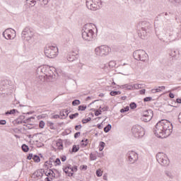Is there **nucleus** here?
Wrapping results in <instances>:
<instances>
[{
	"label": "nucleus",
	"instance_id": "obj_1",
	"mask_svg": "<svg viewBox=\"0 0 181 181\" xmlns=\"http://www.w3.org/2000/svg\"><path fill=\"white\" fill-rule=\"evenodd\" d=\"M153 132L158 138H168L173 132V124L168 120L162 119L156 124Z\"/></svg>",
	"mask_w": 181,
	"mask_h": 181
},
{
	"label": "nucleus",
	"instance_id": "obj_2",
	"mask_svg": "<svg viewBox=\"0 0 181 181\" xmlns=\"http://www.w3.org/2000/svg\"><path fill=\"white\" fill-rule=\"evenodd\" d=\"M151 30H152V24L148 21H141L137 25V33L140 39H147Z\"/></svg>",
	"mask_w": 181,
	"mask_h": 181
},
{
	"label": "nucleus",
	"instance_id": "obj_3",
	"mask_svg": "<svg viewBox=\"0 0 181 181\" xmlns=\"http://www.w3.org/2000/svg\"><path fill=\"white\" fill-rule=\"evenodd\" d=\"M37 71H40L42 74H45L46 78H47V80L49 81H53L56 77V75H54V73H53V71L50 69V66L47 65L39 66L37 69Z\"/></svg>",
	"mask_w": 181,
	"mask_h": 181
},
{
	"label": "nucleus",
	"instance_id": "obj_4",
	"mask_svg": "<svg viewBox=\"0 0 181 181\" xmlns=\"http://www.w3.org/2000/svg\"><path fill=\"white\" fill-rule=\"evenodd\" d=\"M91 25H93V23H87L82 29V38L88 42H91L93 39H95L94 30H93V29H87V26H90Z\"/></svg>",
	"mask_w": 181,
	"mask_h": 181
},
{
	"label": "nucleus",
	"instance_id": "obj_5",
	"mask_svg": "<svg viewBox=\"0 0 181 181\" xmlns=\"http://www.w3.org/2000/svg\"><path fill=\"white\" fill-rule=\"evenodd\" d=\"M45 54L48 59H54L59 54V48L53 45H47L45 49Z\"/></svg>",
	"mask_w": 181,
	"mask_h": 181
},
{
	"label": "nucleus",
	"instance_id": "obj_6",
	"mask_svg": "<svg viewBox=\"0 0 181 181\" xmlns=\"http://www.w3.org/2000/svg\"><path fill=\"white\" fill-rule=\"evenodd\" d=\"M133 57L138 62H146L148 60V54L144 49H137L133 52Z\"/></svg>",
	"mask_w": 181,
	"mask_h": 181
},
{
	"label": "nucleus",
	"instance_id": "obj_7",
	"mask_svg": "<svg viewBox=\"0 0 181 181\" xmlns=\"http://www.w3.org/2000/svg\"><path fill=\"white\" fill-rule=\"evenodd\" d=\"M111 52V48L107 45H101L95 49V52L96 56H100V57H105V56H108Z\"/></svg>",
	"mask_w": 181,
	"mask_h": 181
},
{
	"label": "nucleus",
	"instance_id": "obj_8",
	"mask_svg": "<svg viewBox=\"0 0 181 181\" xmlns=\"http://www.w3.org/2000/svg\"><path fill=\"white\" fill-rule=\"evenodd\" d=\"M132 132L134 138L139 139V138H142L145 135V130L141 125L136 124L132 127Z\"/></svg>",
	"mask_w": 181,
	"mask_h": 181
},
{
	"label": "nucleus",
	"instance_id": "obj_9",
	"mask_svg": "<svg viewBox=\"0 0 181 181\" xmlns=\"http://www.w3.org/2000/svg\"><path fill=\"white\" fill-rule=\"evenodd\" d=\"M100 5H101V0H86V6L90 11L98 9Z\"/></svg>",
	"mask_w": 181,
	"mask_h": 181
},
{
	"label": "nucleus",
	"instance_id": "obj_10",
	"mask_svg": "<svg viewBox=\"0 0 181 181\" xmlns=\"http://www.w3.org/2000/svg\"><path fill=\"white\" fill-rule=\"evenodd\" d=\"M156 160L161 166H168L169 165V159H168V157H165L163 153H157Z\"/></svg>",
	"mask_w": 181,
	"mask_h": 181
},
{
	"label": "nucleus",
	"instance_id": "obj_11",
	"mask_svg": "<svg viewBox=\"0 0 181 181\" xmlns=\"http://www.w3.org/2000/svg\"><path fill=\"white\" fill-rule=\"evenodd\" d=\"M152 118H153V111H152L151 109H148L143 112V116L141 117V119L144 122H149Z\"/></svg>",
	"mask_w": 181,
	"mask_h": 181
},
{
	"label": "nucleus",
	"instance_id": "obj_12",
	"mask_svg": "<svg viewBox=\"0 0 181 181\" xmlns=\"http://www.w3.org/2000/svg\"><path fill=\"white\" fill-rule=\"evenodd\" d=\"M3 36L5 37V39L11 40V39H15L16 36V31L12 28H7L3 32Z\"/></svg>",
	"mask_w": 181,
	"mask_h": 181
},
{
	"label": "nucleus",
	"instance_id": "obj_13",
	"mask_svg": "<svg viewBox=\"0 0 181 181\" xmlns=\"http://www.w3.org/2000/svg\"><path fill=\"white\" fill-rule=\"evenodd\" d=\"M21 37L23 40H30L32 37H33V32H32V30L29 28H25L23 29L22 33H21Z\"/></svg>",
	"mask_w": 181,
	"mask_h": 181
},
{
	"label": "nucleus",
	"instance_id": "obj_14",
	"mask_svg": "<svg viewBox=\"0 0 181 181\" xmlns=\"http://www.w3.org/2000/svg\"><path fill=\"white\" fill-rule=\"evenodd\" d=\"M127 157L130 163H135L138 160V153L135 151H129L127 153Z\"/></svg>",
	"mask_w": 181,
	"mask_h": 181
},
{
	"label": "nucleus",
	"instance_id": "obj_15",
	"mask_svg": "<svg viewBox=\"0 0 181 181\" xmlns=\"http://www.w3.org/2000/svg\"><path fill=\"white\" fill-rule=\"evenodd\" d=\"M43 173H45V170H38L33 174V178L36 179L37 177L38 179H42L43 177Z\"/></svg>",
	"mask_w": 181,
	"mask_h": 181
},
{
	"label": "nucleus",
	"instance_id": "obj_16",
	"mask_svg": "<svg viewBox=\"0 0 181 181\" xmlns=\"http://www.w3.org/2000/svg\"><path fill=\"white\" fill-rule=\"evenodd\" d=\"M78 59V54L72 52L68 55L67 60L68 62H76Z\"/></svg>",
	"mask_w": 181,
	"mask_h": 181
},
{
	"label": "nucleus",
	"instance_id": "obj_17",
	"mask_svg": "<svg viewBox=\"0 0 181 181\" xmlns=\"http://www.w3.org/2000/svg\"><path fill=\"white\" fill-rule=\"evenodd\" d=\"M7 86L6 81H0V94H4V90L6 88Z\"/></svg>",
	"mask_w": 181,
	"mask_h": 181
},
{
	"label": "nucleus",
	"instance_id": "obj_18",
	"mask_svg": "<svg viewBox=\"0 0 181 181\" xmlns=\"http://www.w3.org/2000/svg\"><path fill=\"white\" fill-rule=\"evenodd\" d=\"M179 54V50L177 49H172L171 52H170V56H171L173 59H178Z\"/></svg>",
	"mask_w": 181,
	"mask_h": 181
},
{
	"label": "nucleus",
	"instance_id": "obj_19",
	"mask_svg": "<svg viewBox=\"0 0 181 181\" xmlns=\"http://www.w3.org/2000/svg\"><path fill=\"white\" fill-rule=\"evenodd\" d=\"M16 112H19L18 110L16 109H12L11 110H8L5 112V115H12L13 114H16Z\"/></svg>",
	"mask_w": 181,
	"mask_h": 181
},
{
	"label": "nucleus",
	"instance_id": "obj_20",
	"mask_svg": "<svg viewBox=\"0 0 181 181\" xmlns=\"http://www.w3.org/2000/svg\"><path fill=\"white\" fill-rule=\"evenodd\" d=\"M13 124H17L18 125H19L20 124H26V121L25 120H21L20 119L17 118L13 122Z\"/></svg>",
	"mask_w": 181,
	"mask_h": 181
},
{
	"label": "nucleus",
	"instance_id": "obj_21",
	"mask_svg": "<svg viewBox=\"0 0 181 181\" xmlns=\"http://www.w3.org/2000/svg\"><path fill=\"white\" fill-rule=\"evenodd\" d=\"M121 88H125L126 90H134V85L124 84L121 86Z\"/></svg>",
	"mask_w": 181,
	"mask_h": 181
},
{
	"label": "nucleus",
	"instance_id": "obj_22",
	"mask_svg": "<svg viewBox=\"0 0 181 181\" xmlns=\"http://www.w3.org/2000/svg\"><path fill=\"white\" fill-rule=\"evenodd\" d=\"M112 97H115V95H119L121 94V91L119 90H111L110 93Z\"/></svg>",
	"mask_w": 181,
	"mask_h": 181
},
{
	"label": "nucleus",
	"instance_id": "obj_23",
	"mask_svg": "<svg viewBox=\"0 0 181 181\" xmlns=\"http://www.w3.org/2000/svg\"><path fill=\"white\" fill-rule=\"evenodd\" d=\"M69 114H70V112H69V110H64L62 112H60L59 115H61V117H68Z\"/></svg>",
	"mask_w": 181,
	"mask_h": 181
},
{
	"label": "nucleus",
	"instance_id": "obj_24",
	"mask_svg": "<svg viewBox=\"0 0 181 181\" xmlns=\"http://www.w3.org/2000/svg\"><path fill=\"white\" fill-rule=\"evenodd\" d=\"M111 128H112V126L108 124L106 127H104V132H105L106 134L107 132H110V131H111Z\"/></svg>",
	"mask_w": 181,
	"mask_h": 181
},
{
	"label": "nucleus",
	"instance_id": "obj_25",
	"mask_svg": "<svg viewBox=\"0 0 181 181\" xmlns=\"http://www.w3.org/2000/svg\"><path fill=\"white\" fill-rule=\"evenodd\" d=\"M144 84L142 83H136L133 85L134 90H139V88H142Z\"/></svg>",
	"mask_w": 181,
	"mask_h": 181
},
{
	"label": "nucleus",
	"instance_id": "obj_26",
	"mask_svg": "<svg viewBox=\"0 0 181 181\" xmlns=\"http://www.w3.org/2000/svg\"><path fill=\"white\" fill-rule=\"evenodd\" d=\"M33 159L35 163H39V162H40V157L36 154L33 156Z\"/></svg>",
	"mask_w": 181,
	"mask_h": 181
},
{
	"label": "nucleus",
	"instance_id": "obj_27",
	"mask_svg": "<svg viewBox=\"0 0 181 181\" xmlns=\"http://www.w3.org/2000/svg\"><path fill=\"white\" fill-rule=\"evenodd\" d=\"M87 110V105H81L78 107V111H86Z\"/></svg>",
	"mask_w": 181,
	"mask_h": 181
},
{
	"label": "nucleus",
	"instance_id": "obj_28",
	"mask_svg": "<svg viewBox=\"0 0 181 181\" xmlns=\"http://www.w3.org/2000/svg\"><path fill=\"white\" fill-rule=\"evenodd\" d=\"M80 104H81V101L78 99H75L72 101V105H74V107H76V105H80Z\"/></svg>",
	"mask_w": 181,
	"mask_h": 181
},
{
	"label": "nucleus",
	"instance_id": "obj_29",
	"mask_svg": "<svg viewBox=\"0 0 181 181\" xmlns=\"http://www.w3.org/2000/svg\"><path fill=\"white\" fill-rule=\"evenodd\" d=\"M91 111H95V117H98V115H101L103 111L101 110H95V109H90Z\"/></svg>",
	"mask_w": 181,
	"mask_h": 181
},
{
	"label": "nucleus",
	"instance_id": "obj_30",
	"mask_svg": "<svg viewBox=\"0 0 181 181\" xmlns=\"http://www.w3.org/2000/svg\"><path fill=\"white\" fill-rule=\"evenodd\" d=\"M21 149L24 152H29V146L28 145H26V144H23L21 146Z\"/></svg>",
	"mask_w": 181,
	"mask_h": 181
},
{
	"label": "nucleus",
	"instance_id": "obj_31",
	"mask_svg": "<svg viewBox=\"0 0 181 181\" xmlns=\"http://www.w3.org/2000/svg\"><path fill=\"white\" fill-rule=\"evenodd\" d=\"M49 172L51 174L50 179L53 180V179H56V173H54V170L49 169Z\"/></svg>",
	"mask_w": 181,
	"mask_h": 181
},
{
	"label": "nucleus",
	"instance_id": "obj_32",
	"mask_svg": "<svg viewBox=\"0 0 181 181\" xmlns=\"http://www.w3.org/2000/svg\"><path fill=\"white\" fill-rule=\"evenodd\" d=\"M78 151H80V147H77L76 145H74L72 146V149H71V152H74V153H76V152H78Z\"/></svg>",
	"mask_w": 181,
	"mask_h": 181
},
{
	"label": "nucleus",
	"instance_id": "obj_33",
	"mask_svg": "<svg viewBox=\"0 0 181 181\" xmlns=\"http://www.w3.org/2000/svg\"><path fill=\"white\" fill-rule=\"evenodd\" d=\"M54 163H56L55 166H60V165H62V161H60V158H57L55 160H54Z\"/></svg>",
	"mask_w": 181,
	"mask_h": 181
},
{
	"label": "nucleus",
	"instance_id": "obj_34",
	"mask_svg": "<svg viewBox=\"0 0 181 181\" xmlns=\"http://www.w3.org/2000/svg\"><path fill=\"white\" fill-rule=\"evenodd\" d=\"M77 117H78V112H76L69 115L70 119H74V118H77Z\"/></svg>",
	"mask_w": 181,
	"mask_h": 181
},
{
	"label": "nucleus",
	"instance_id": "obj_35",
	"mask_svg": "<svg viewBox=\"0 0 181 181\" xmlns=\"http://www.w3.org/2000/svg\"><path fill=\"white\" fill-rule=\"evenodd\" d=\"M45 125H46V123L43 120L40 121L39 122V127L42 129V128H45Z\"/></svg>",
	"mask_w": 181,
	"mask_h": 181
},
{
	"label": "nucleus",
	"instance_id": "obj_36",
	"mask_svg": "<svg viewBox=\"0 0 181 181\" xmlns=\"http://www.w3.org/2000/svg\"><path fill=\"white\" fill-rule=\"evenodd\" d=\"M128 111H129V107H128V106L120 110V112H122V113L128 112Z\"/></svg>",
	"mask_w": 181,
	"mask_h": 181
},
{
	"label": "nucleus",
	"instance_id": "obj_37",
	"mask_svg": "<svg viewBox=\"0 0 181 181\" xmlns=\"http://www.w3.org/2000/svg\"><path fill=\"white\" fill-rule=\"evenodd\" d=\"M47 127H49L50 129H54V126H53L54 125V124L53 122H47Z\"/></svg>",
	"mask_w": 181,
	"mask_h": 181
},
{
	"label": "nucleus",
	"instance_id": "obj_38",
	"mask_svg": "<svg viewBox=\"0 0 181 181\" xmlns=\"http://www.w3.org/2000/svg\"><path fill=\"white\" fill-rule=\"evenodd\" d=\"M129 107L131 110H135V108H136V104L135 103V102H132L129 105Z\"/></svg>",
	"mask_w": 181,
	"mask_h": 181
},
{
	"label": "nucleus",
	"instance_id": "obj_39",
	"mask_svg": "<svg viewBox=\"0 0 181 181\" xmlns=\"http://www.w3.org/2000/svg\"><path fill=\"white\" fill-rule=\"evenodd\" d=\"M90 121H91V117H88L87 119H83L82 123L87 124L88 122H90Z\"/></svg>",
	"mask_w": 181,
	"mask_h": 181
},
{
	"label": "nucleus",
	"instance_id": "obj_40",
	"mask_svg": "<svg viewBox=\"0 0 181 181\" xmlns=\"http://www.w3.org/2000/svg\"><path fill=\"white\" fill-rule=\"evenodd\" d=\"M143 101H144V103H148L149 101H152V97L149 96V97H146L143 99Z\"/></svg>",
	"mask_w": 181,
	"mask_h": 181
},
{
	"label": "nucleus",
	"instance_id": "obj_41",
	"mask_svg": "<svg viewBox=\"0 0 181 181\" xmlns=\"http://www.w3.org/2000/svg\"><path fill=\"white\" fill-rule=\"evenodd\" d=\"M96 176H98V177H101V176H103V173H101V170H96Z\"/></svg>",
	"mask_w": 181,
	"mask_h": 181
},
{
	"label": "nucleus",
	"instance_id": "obj_42",
	"mask_svg": "<svg viewBox=\"0 0 181 181\" xmlns=\"http://www.w3.org/2000/svg\"><path fill=\"white\" fill-rule=\"evenodd\" d=\"M90 160H95L97 159V156H94V154H93V153H90Z\"/></svg>",
	"mask_w": 181,
	"mask_h": 181
},
{
	"label": "nucleus",
	"instance_id": "obj_43",
	"mask_svg": "<svg viewBox=\"0 0 181 181\" xmlns=\"http://www.w3.org/2000/svg\"><path fill=\"white\" fill-rule=\"evenodd\" d=\"M76 66H77L78 69L81 70L83 69V66H84V64L83 63H81V62H78L76 64Z\"/></svg>",
	"mask_w": 181,
	"mask_h": 181
},
{
	"label": "nucleus",
	"instance_id": "obj_44",
	"mask_svg": "<svg viewBox=\"0 0 181 181\" xmlns=\"http://www.w3.org/2000/svg\"><path fill=\"white\" fill-rule=\"evenodd\" d=\"M87 145H88V139H86L85 141L81 144L82 146H87Z\"/></svg>",
	"mask_w": 181,
	"mask_h": 181
},
{
	"label": "nucleus",
	"instance_id": "obj_45",
	"mask_svg": "<svg viewBox=\"0 0 181 181\" xmlns=\"http://www.w3.org/2000/svg\"><path fill=\"white\" fill-rule=\"evenodd\" d=\"M33 156H34L33 153H29L27 156V159L28 160H31V159H33Z\"/></svg>",
	"mask_w": 181,
	"mask_h": 181
},
{
	"label": "nucleus",
	"instance_id": "obj_46",
	"mask_svg": "<svg viewBox=\"0 0 181 181\" xmlns=\"http://www.w3.org/2000/svg\"><path fill=\"white\" fill-rule=\"evenodd\" d=\"M57 145L59 149H61V150L63 149V143L58 142V143H57Z\"/></svg>",
	"mask_w": 181,
	"mask_h": 181
},
{
	"label": "nucleus",
	"instance_id": "obj_47",
	"mask_svg": "<svg viewBox=\"0 0 181 181\" xmlns=\"http://www.w3.org/2000/svg\"><path fill=\"white\" fill-rule=\"evenodd\" d=\"M71 172H77L78 169L77 168V165H74L71 168Z\"/></svg>",
	"mask_w": 181,
	"mask_h": 181
},
{
	"label": "nucleus",
	"instance_id": "obj_48",
	"mask_svg": "<svg viewBox=\"0 0 181 181\" xmlns=\"http://www.w3.org/2000/svg\"><path fill=\"white\" fill-rule=\"evenodd\" d=\"M165 175L166 176H168V177H170V179H172L173 177V175H172V173L169 171H165Z\"/></svg>",
	"mask_w": 181,
	"mask_h": 181
},
{
	"label": "nucleus",
	"instance_id": "obj_49",
	"mask_svg": "<svg viewBox=\"0 0 181 181\" xmlns=\"http://www.w3.org/2000/svg\"><path fill=\"white\" fill-rule=\"evenodd\" d=\"M81 134V132H77L76 133H75L74 134L75 139H77V138H78V136H80Z\"/></svg>",
	"mask_w": 181,
	"mask_h": 181
},
{
	"label": "nucleus",
	"instance_id": "obj_50",
	"mask_svg": "<svg viewBox=\"0 0 181 181\" xmlns=\"http://www.w3.org/2000/svg\"><path fill=\"white\" fill-rule=\"evenodd\" d=\"M60 159L62 162H66V160H67V157L66 156H62L60 157Z\"/></svg>",
	"mask_w": 181,
	"mask_h": 181
},
{
	"label": "nucleus",
	"instance_id": "obj_51",
	"mask_svg": "<svg viewBox=\"0 0 181 181\" xmlns=\"http://www.w3.org/2000/svg\"><path fill=\"white\" fill-rule=\"evenodd\" d=\"M36 146H37V148H42V146H45V144L39 142V143L36 144Z\"/></svg>",
	"mask_w": 181,
	"mask_h": 181
},
{
	"label": "nucleus",
	"instance_id": "obj_52",
	"mask_svg": "<svg viewBox=\"0 0 181 181\" xmlns=\"http://www.w3.org/2000/svg\"><path fill=\"white\" fill-rule=\"evenodd\" d=\"M81 170H87L88 166L86 165H81Z\"/></svg>",
	"mask_w": 181,
	"mask_h": 181
},
{
	"label": "nucleus",
	"instance_id": "obj_53",
	"mask_svg": "<svg viewBox=\"0 0 181 181\" xmlns=\"http://www.w3.org/2000/svg\"><path fill=\"white\" fill-rule=\"evenodd\" d=\"M99 146L100 148H105V143L104 141H100L99 144Z\"/></svg>",
	"mask_w": 181,
	"mask_h": 181
},
{
	"label": "nucleus",
	"instance_id": "obj_54",
	"mask_svg": "<svg viewBox=\"0 0 181 181\" xmlns=\"http://www.w3.org/2000/svg\"><path fill=\"white\" fill-rule=\"evenodd\" d=\"M81 128H82L81 124H78V125L75 126V130L76 131H78V129H81Z\"/></svg>",
	"mask_w": 181,
	"mask_h": 181
},
{
	"label": "nucleus",
	"instance_id": "obj_55",
	"mask_svg": "<svg viewBox=\"0 0 181 181\" xmlns=\"http://www.w3.org/2000/svg\"><path fill=\"white\" fill-rule=\"evenodd\" d=\"M63 170L64 173H66V175H68L69 173H70V172H69V169L66 167L63 168Z\"/></svg>",
	"mask_w": 181,
	"mask_h": 181
},
{
	"label": "nucleus",
	"instance_id": "obj_56",
	"mask_svg": "<svg viewBox=\"0 0 181 181\" xmlns=\"http://www.w3.org/2000/svg\"><path fill=\"white\" fill-rule=\"evenodd\" d=\"M0 125H6V120L5 119L0 120Z\"/></svg>",
	"mask_w": 181,
	"mask_h": 181
},
{
	"label": "nucleus",
	"instance_id": "obj_57",
	"mask_svg": "<svg viewBox=\"0 0 181 181\" xmlns=\"http://www.w3.org/2000/svg\"><path fill=\"white\" fill-rule=\"evenodd\" d=\"M145 93H146V90H145V89H141V90H139V93H140L141 95H145Z\"/></svg>",
	"mask_w": 181,
	"mask_h": 181
},
{
	"label": "nucleus",
	"instance_id": "obj_58",
	"mask_svg": "<svg viewBox=\"0 0 181 181\" xmlns=\"http://www.w3.org/2000/svg\"><path fill=\"white\" fill-rule=\"evenodd\" d=\"M64 134H65L66 135H69V134H71V129H66L65 132H64Z\"/></svg>",
	"mask_w": 181,
	"mask_h": 181
},
{
	"label": "nucleus",
	"instance_id": "obj_59",
	"mask_svg": "<svg viewBox=\"0 0 181 181\" xmlns=\"http://www.w3.org/2000/svg\"><path fill=\"white\" fill-rule=\"evenodd\" d=\"M31 119H35L34 117H28L27 119H25V122H30Z\"/></svg>",
	"mask_w": 181,
	"mask_h": 181
},
{
	"label": "nucleus",
	"instance_id": "obj_60",
	"mask_svg": "<svg viewBox=\"0 0 181 181\" xmlns=\"http://www.w3.org/2000/svg\"><path fill=\"white\" fill-rule=\"evenodd\" d=\"M49 165H52V163H53V162L54 163V160L53 159V158H49Z\"/></svg>",
	"mask_w": 181,
	"mask_h": 181
},
{
	"label": "nucleus",
	"instance_id": "obj_61",
	"mask_svg": "<svg viewBox=\"0 0 181 181\" xmlns=\"http://www.w3.org/2000/svg\"><path fill=\"white\" fill-rule=\"evenodd\" d=\"M109 108L110 107L108 106H105L102 108V111H108Z\"/></svg>",
	"mask_w": 181,
	"mask_h": 181
},
{
	"label": "nucleus",
	"instance_id": "obj_62",
	"mask_svg": "<svg viewBox=\"0 0 181 181\" xmlns=\"http://www.w3.org/2000/svg\"><path fill=\"white\" fill-rule=\"evenodd\" d=\"M45 176H47V177H50L51 176V174H50V171L49 173H47V171H45Z\"/></svg>",
	"mask_w": 181,
	"mask_h": 181
},
{
	"label": "nucleus",
	"instance_id": "obj_63",
	"mask_svg": "<svg viewBox=\"0 0 181 181\" xmlns=\"http://www.w3.org/2000/svg\"><path fill=\"white\" fill-rule=\"evenodd\" d=\"M178 121H179L180 124H181V112L178 115Z\"/></svg>",
	"mask_w": 181,
	"mask_h": 181
},
{
	"label": "nucleus",
	"instance_id": "obj_64",
	"mask_svg": "<svg viewBox=\"0 0 181 181\" xmlns=\"http://www.w3.org/2000/svg\"><path fill=\"white\" fill-rule=\"evenodd\" d=\"M18 118L20 119V120L23 121V119H25V116L21 115V116H19V117Z\"/></svg>",
	"mask_w": 181,
	"mask_h": 181
}]
</instances>
